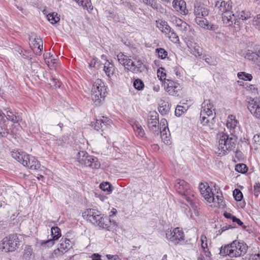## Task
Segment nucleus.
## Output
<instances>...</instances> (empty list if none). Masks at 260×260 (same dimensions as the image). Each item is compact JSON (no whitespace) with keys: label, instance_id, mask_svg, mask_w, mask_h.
<instances>
[{"label":"nucleus","instance_id":"62","mask_svg":"<svg viewBox=\"0 0 260 260\" xmlns=\"http://www.w3.org/2000/svg\"><path fill=\"white\" fill-rule=\"evenodd\" d=\"M204 60L206 62H207L209 64L213 65L214 64V61L210 57L206 56L205 58H204Z\"/></svg>","mask_w":260,"mask_h":260},{"label":"nucleus","instance_id":"58","mask_svg":"<svg viewBox=\"0 0 260 260\" xmlns=\"http://www.w3.org/2000/svg\"><path fill=\"white\" fill-rule=\"evenodd\" d=\"M233 222H236L239 225L243 226V228L245 229L246 226L243 225V223L240 219L237 218L236 216L233 220Z\"/></svg>","mask_w":260,"mask_h":260},{"label":"nucleus","instance_id":"41","mask_svg":"<svg viewBox=\"0 0 260 260\" xmlns=\"http://www.w3.org/2000/svg\"><path fill=\"white\" fill-rule=\"evenodd\" d=\"M143 3L146 5L151 7L153 9L158 10V4L154 0H142Z\"/></svg>","mask_w":260,"mask_h":260},{"label":"nucleus","instance_id":"11","mask_svg":"<svg viewBox=\"0 0 260 260\" xmlns=\"http://www.w3.org/2000/svg\"><path fill=\"white\" fill-rule=\"evenodd\" d=\"M52 238L47 240L40 241V245L42 247H50L54 244L55 241L58 240L61 237V231L59 228L52 227L51 229Z\"/></svg>","mask_w":260,"mask_h":260},{"label":"nucleus","instance_id":"55","mask_svg":"<svg viewBox=\"0 0 260 260\" xmlns=\"http://www.w3.org/2000/svg\"><path fill=\"white\" fill-rule=\"evenodd\" d=\"M233 227L231 225H225L223 226L221 228L220 230H219L218 231V233L217 234V236L221 235L223 232L225 231L226 230L232 229Z\"/></svg>","mask_w":260,"mask_h":260},{"label":"nucleus","instance_id":"34","mask_svg":"<svg viewBox=\"0 0 260 260\" xmlns=\"http://www.w3.org/2000/svg\"><path fill=\"white\" fill-rule=\"evenodd\" d=\"M47 19L51 24H55L60 20V17L57 13H49L47 15Z\"/></svg>","mask_w":260,"mask_h":260},{"label":"nucleus","instance_id":"18","mask_svg":"<svg viewBox=\"0 0 260 260\" xmlns=\"http://www.w3.org/2000/svg\"><path fill=\"white\" fill-rule=\"evenodd\" d=\"M248 109L253 116L260 119V101L258 99H253L249 101Z\"/></svg>","mask_w":260,"mask_h":260},{"label":"nucleus","instance_id":"22","mask_svg":"<svg viewBox=\"0 0 260 260\" xmlns=\"http://www.w3.org/2000/svg\"><path fill=\"white\" fill-rule=\"evenodd\" d=\"M194 14L196 18L205 17L209 14V10L203 5L196 4L194 5Z\"/></svg>","mask_w":260,"mask_h":260},{"label":"nucleus","instance_id":"37","mask_svg":"<svg viewBox=\"0 0 260 260\" xmlns=\"http://www.w3.org/2000/svg\"><path fill=\"white\" fill-rule=\"evenodd\" d=\"M210 116H207V115H205V118H206V120H205V121L207 120V119L209 120V122H207V123H205L204 124V122H202V118H201V117L200 116V120H201V123L203 124V125L204 126H207L208 127H209V128L210 129H213V124H214V117H212V118H210Z\"/></svg>","mask_w":260,"mask_h":260},{"label":"nucleus","instance_id":"3","mask_svg":"<svg viewBox=\"0 0 260 260\" xmlns=\"http://www.w3.org/2000/svg\"><path fill=\"white\" fill-rule=\"evenodd\" d=\"M247 249L248 246L245 243L235 240L231 244L221 246L220 254L223 256L228 255L231 257H238L244 255Z\"/></svg>","mask_w":260,"mask_h":260},{"label":"nucleus","instance_id":"50","mask_svg":"<svg viewBox=\"0 0 260 260\" xmlns=\"http://www.w3.org/2000/svg\"><path fill=\"white\" fill-rule=\"evenodd\" d=\"M119 5L122 6L125 8H127L132 10L133 6L131 3L127 2L126 0H118Z\"/></svg>","mask_w":260,"mask_h":260},{"label":"nucleus","instance_id":"7","mask_svg":"<svg viewBox=\"0 0 260 260\" xmlns=\"http://www.w3.org/2000/svg\"><path fill=\"white\" fill-rule=\"evenodd\" d=\"M107 93L106 87L101 79H96L91 89V98L96 106H100L104 101Z\"/></svg>","mask_w":260,"mask_h":260},{"label":"nucleus","instance_id":"48","mask_svg":"<svg viewBox=\"0 0 260 260\" xmlns=\"http://www.w3.org/2000/svg\"><path fill=\"white\" fill-rule=\"evenodd\" d=\"M233 196L237 201H240L243 198L242 193L238 189H235L233 191Z\"/></svg>","mask_w":260,"mask_h":260},{"label":"nucleus","instance_id":"26","mask_svg":"<svg viewBox=\"0 0 260 260\" xmlns=\"http://www.w3.org/2000/svg\"><path fill=\"white\" fill-rule=\"evenodd\" d=\"M104 71H105L106 75L109 78H111L113 76L115 72L114 64L109 62L108 60H106V62L104 63Z\"/></svg>","mask_w":260,"mask_h":260},{"label":"nucleus","instance_id":"53","mask_svg":"<svg viewBox=\"0 0 260 260\" xmlns=\"http://www.w3.org/2000/svg\"><path fill=\"white\" fill-rule=\"evenodd\" d=\"M53 55L51 54L50 53H46L44 54V58L46 63L49 66L50 65V61L49 59L52 57Z\"/></svg>","mask_w":260,"mask_h":260},{"label":"nucleus","instance_id":"8","mask_svg":"<svg viewBox=\"0 0 260 260\" xmlns=\"http://www.w3.org/2000/svg\"><path fill=\"white\" fill-rule=\"evenodd\" d=\"M78 162L84 167H88L92 169H99L101 164L98 159L93 156L89 155L87 152L80 151L77 155Z\"/></svg>","mask_w":260,"mask_h":260},{"label":"nucleus","instance_id":"16","mask_svg":"<svg viewBox=\"0 0 260 260\" xmlns=\"http://www.w3.org/2000/svg\"><path fill=\"white\" fill-rule=\"evenodd\" d=\"M199 189L201 194L207 202L211 203V202L215 201V195L212 192V189L207 183L205 184L201 183L199 185Z\"/></svg>","mask_w":260,"mask_h":260},{"label":"nucleus","instance_id":"29","mask_svg":"<svg viewBox=\"0 0 260 260\" xmlns=\"http://www.w3.org/2000/svg\"><path fill=\"white\" fill-rule=\"evenodd\" d=\"M188 47L193 55L199 56L201 55V48L196 43L190 44V46L188 45Z\"/></svg>","mask_w":260,"mask_h":260},{"label":"nucleus","instance_id":"12","mask_svg":"<svg viewBox=\"0 0 260 260\" xmlns=\"http://www.w3.org/2000/svg\"><path fill=\"white\" fill-rule=\"evenodd\" d=\"M214 106L211 102L210 100H204L202 104V108L201 111V117L202 118V122L205 123L209 122V120L207 119L206 121L205 115L212 116L213 111H214Z\"/></svg>","mask_w":260,"mask_h":260},{"label":"nucleus","instance_id":"64","mask_svg":"<svg viewBox=\"0 0 260 260\" xmlns=\"http://www.w3.org/2000/svg\"><path fill=\"white\" fill-rule=\"evenodd\" d=\"M184 21H183L181 19L179 18H176L175 19V23L176 25L178 26V27H180L181 26V24L183 23Z\"/></svg>","mask_w":260,"mask_h":260},{"label":"nucleus","instance_id":"14","mask_svg":"<svg viewBox=\"0 0 260 260\" xmlns=\"http://www.w3.org/2000/svg\"><path fill=\"white\" fill-rule=\"evenodd\" d=\"M112 124V120L109 118L105 116H102V118L96 119L95 122H91V126L94 128L99 131L101 130L103 132L110 128Z\"/></svg>","mask_w":260,"mask_h":260},{"label":"nucleus","instance_id":"38","mask_svg":"<svg viewBox=\"0 0 260 260\" xmlns=\"http://www.w3.org/2000/svg\"><path fill=\"white\" fill-rule=\"evenodd\" d=\"M133 86L138 90H142L144 87L143 82L140 79H135L133 82Z\"/></svg>","mask_w":260,"mask_h":260},{"label":"nucleus","instance_id":"15","mask_svg":"<svg viewBox=\"0 0 260 260\" xmlns=\"http://www.w3.org/2000/svg\"><path fill=\"white\" fill-rule=\"evenodd\" d=\"M166 91L172 95L178 94V92L181 89V86L178 83L172 80L167 79L164 83Z\"/></svg>","mask_w":260,"mask_h":260},{"label":"nucleus","instance_id":"47","mask_svg":"<svg viewBox=\"0 0 260 260\" xmlns=\"http://www.w3.org/2000/svg\"><path fill=\"white\" fill-rule=\"evenodd\" d=\"M252 24L255 29L260 30V14L253 18Z\"/></svg>","mask_w":260,"mask_h":260},{"label":"nucleus","instance_id":"2","mask_svg":"<svg viewBox=\"0 0 260 260\" xmlns=\"http://www.w3.org/2000/svg\"><path fill=\"white\" fill-rule=\"evenodd\" d=\"M218 145L216 153L219 155H225L228 151L233 150L237 142V137L233 134L231 136L225 133H220L218 135Z\"/></svg>","mask_w":260,"mask_h":260},{"label":"nucleus","instance_id":"39","mask_svg":"<svg viewBox=\"0 0 260 260\" xmlns=\"http://www.w3.org/2000/svg\"><path fill=\"white\" fill-rule=\"evenodd\" d=\"M155 52L157 53L158 58L164 59L168 55V52L164 48H158L155 49Z\"/></svg>","mask_w":260,"mask_h":260},{"label":"nucleus","instance_id":"1","mask_svg":"<svg viewBox=\"0 0 260 260\" xmlns=\"http://www.w3.org/2000/svg\"><path fill=\"white\" fill-rule=\"evenodd\" d=\"M174 187L177 192L180 194L181 199L185 200L193 209L197 208L198 200L188 183L184 180L178 179L176 180Z\"/></svg>","mask_w":260,"mask_h":260},{"label":"nucleus","instance_id":"49","mask_svg":"<svg viewBox=\"0 0 260 260\" xmlns=\"http://www.w3.org/2000/svg\"><path fill=\"white\" fill-rule=\"evenodd\" d=\"M222 194L220 193V194H217L216 196H215V201L211 202V203H214L215 204H217L218 206L221 207L223 206V200H222ZM214 206H216V204H215Z\"/></svg>","mask_w":260,"mask_h":260},{"label":"nucleus","instance_id":"43","mask_svg":"<svg viewBox=\"0 0 260 260\" xmlns=\"http://www.w3.org/2000/svg\"><path fill=\"white\" fill-rule=\"evenodd\" d=\"M235 170L241 173H245L247 172L248 168L244 164H239L235 166Z\"/></svg>","mask_w":260,"mask_h":260},{"label":"nucleus","instance_id":"9","mask_svg":"<svg viewBox=\"0 0 260 260\" xmlns=\"http://www.w3.org/2000/svg\"><path fill=\"white\" fill-rule=\"evenodd\" d=\"M19 239L15 234L5 237L0 242V249L6 252L14 251L18 247Z\"/></svg>","mask_w":260,"mask_h":260},{"label":"nucleus","instance_id":"35","mask_svg":"<svg viewBox=\"0 0 260 260\" xmlns=\"http://www.w3.org/2000/svg\"><path fill=\"white\" fill-rule=\"evenodd\" d=\"M197 24L200 27L206 29L208 23V20L205 17H198L195 18Z\"/></svg>","mask_w":260,"mask_h":260},{"label":"nucleus","instance_id":"6","mask_svg":"<svg viewBox=\"0 0 260 260\" xmlns=\"http://www.w3.org/2000/svg\"><path fill=\"white\" fill-rule=\"evenodd\" d=\"M12 156L23 166L32 170H38L40 168L41 164L37 159L24 152H12Z\"/></svg>","mask_w":260,"mask_h":260},{"label":"nucleus","instance_id":"51","mask_svg":"<svg viewBox=\"0 0 260 260\" xmlns=\"http://www.w3.org/2000/svg\"><path fill=\"white\" fill-rule=\"evenodd\" d=\"M66 252L62 250V249H60V247H58L57 249H55L52 253V255L53 256H55L56 257L62 256Z\"/></svg>","mask_w":260,"mask_h":260},{"label":"nucleus","instance_id":"19","mask_svg":"<svg viewBox=\"0 0 260 260\" xmlns=\"http://www.w3.org/2000/svg\"><path fill=\"white\" fill-rule=\"evenodd\" d=\"M222 19L223 23L226 26H232L234 23L235 24L240 25V22L236 19L235 12L232 11L222 13Z\"/></svg>","mask_w":260,"mask_h":260},{"label":"nucleus","instance_id":"63","mask_svg":"<svg viewBox=\"0 0 260 260\" xmlns=\"http://www.w3.org/2000/svg\"><path fill=\"white\" fill-rule=\"evenodd\" d=\"M224 216L225 217H226V218H228V219H231L232 220V221L233 220V219H234V218L235 217V216L233 215L232 214H231V213H228V212H225L224 213Z\"/></svg>","mask_w":260,"mask_h":260},{"label":"nucleus","instance_id":"21","mask_svg":"<svg viewBox=\"0 0 260 260\" xmlns=\"http://www.w3.org/2000/svg\"><path fill=\"white\" fill-rule=\"evenodd\" d=\"M156 26L159 30L165 35H167L170 32L172 28L168 24V22L162 19H158L155 21Z\"/></svg>","mask_w":260,"mask_h":260},{"label":"nucleus","instance_id":"28","mask_svg":"<svg viewBox=\"0 0 260 260\" xmlns=\"http://www.w3.org/2000/svg\"><path fill=\"white\" fill-rule=\"evenodd\" d=\"M6 119L14 123H18L21 120V117L19 115L14 114L12 111H7Z\"/></svg>","mask_w":260,"mask_h":260},{"label":"nucleus","instance_id":"54","mask_svg":"<svg viewBox=\"0 0 260 260\" xmlns=\"http://www.w3.org/2000/svg\"><path fill=\"white\" fill-rule=\"evenodd\" d=\"M6 119V115L0 110V124H5Z\"/></svg>","mask_w":260,"mask_h":260},{"label":"nucleus","instance_id":"52","mask_svg":"<svg viewBox=\"0 0 260 260\" xmlns=\"http://www.w3.org/2000/svg\"><path fill=\"white\" fill-rule=\"evenodd\" d=\"M158 111L162 115L167 114L169 111V108L168 106H166V104H165V106H160L158 108Z\"/></svg>","mask_w":260,"mask_h":260},{"label":"nucleus","instance_id":"59","mask_svg":"<svg viewBox=\"0 0 260 260\" xmlns=\"http://www.w3.org/2000/svg\"><path fill=\"white\" fill-rule=\"evenodd\" d=\"M108 260H120L119 258L117 255H107Z\"/></svg>","mask_w":260,"mask_h":260},{"label":"nucleus","instance_id":"45","mask_svg":"<svg viewBox=\"0 0 260 260\" xmlns=\"http://www.w3.org/2000/svg\"><path fill=\"white\" fill-rule=\"evenodd\" d=\"M100 188L105 191L110 193L112 191L111 185L109 182L102 183L100 185Z\"/></svg>","mask_w":260,"mask_h":260},{"label":"nucleus","instance_id":"24","mask_svg":"<svg viewBox=\"0 0 260 260\" xmlns=\"http://www.w3.org/2000/svg\"><path fill=\"white\" fill-rule=\"evenodd\" d=\"M238 122L236 119V116L233 115H229L226 121V127L229 129L231 134L234 132V129L237 126Z\"/></svg>","mask_w":260,"mask_h":260},{"label":"nucleus","instance_id":"23","mask_svg":"<svg viewBox=\"0 0 260 260\" xmlns=\"http://www.w3.org/2000/svg\"><path fill=\"white\" fill-rule=\"evenodd\" d=\"M73 242L67 238H62L60 240L59 247L60 249L64 251L66 253L72 248Z\"/></svg>","mask_w":260,"mask_h":260},{"label":"nucleus","instance_id":"10","mask_svg":"<svg viewBox=\"0 0 260 260\" xmlns=\"http://www.w3.org/2000/svg\"><path fill=\"white\" fill-rule=\"evenodd\" d=\"M166 238L175 245L184 240V233L180 228H174L173 230H168L166 233Z\"/></svg>","mask_w":260,"mask_h":260},{"label":"nucleus","instance_id":"31","mask_svg":"<svg viewBox=\"0 0 260 260\" xmlns=\"http://www.w3.org/2000/svg\"><path fill=\"white\" fill-rule=\"evenodd\" d=\"M201 242L202 248L204 250L206 256H208V254H210V253L208 251L207 237L205 235H201Z\"/></svg>","mask_w":260,"mask_h":260},{"label":"nucleus","instance_id":"33","mask_svg":"<svg viewBox=\"0 0 260 260\" xmlns=\"http://www.w3.org/2000/svg\"><path fill=\"white\" fill-rule=\"evenodd\" d=\"M166 37L169 38L170 40L174 43H177L179 41L178 35L172 28L171 29L170 32L166 35Z\"/></svg>","mask_w":260,"mask_h":260},{"label":"nucleus","instance_id":"61","mask_svg":"<svg viewBox=\"0 0 260 260\" xmlns=\"http://www.w3.org/2000/svg\"><path fill=\"white\" fill-rule=\"evenodd\" d=\"M206 29L211 30H215L216 29H217V26L216 25H214V24L209 25L208 23Z\"/></svg>","mask_w":260,"mask_h":260},{"label":"nucleus","instance_id":"4","mask_svg":"<svg viewBox=\"0 0 260 260\" xmlns=\"http://www.w3.org/2000/svg\"><path fill=\"white\" fill-rule=\"evenodd\" d=\"M117 57L120 64L134 73H142L144 70L145 65L140 59L135 57L132 59L121 52L117 54Z\"/></svg>","mask_w":260,"mask_h":260},{"label":"nucleus","instance_id":"20","mask_svg":"<svg viewBox=\"0 0 260 260\" xmlns=\"http://www.w3.org/2000/svg\"><path fill=\"white\" fill-rule=\"evenodd\" d=\"M172 6L175 11L180 14L186 15L188 13L186 3L183 0H174Z\"/></svg>","mask_w":260,"mask_h":260},{"label":"nucleus","instance_id":"60","mask_svg":"<svg viewBox=\"0 0 260 260\" xmlns=\"http://www.w3.org/2000/svg\"><path fill=\"white\" fill-rule=\"evenodd\" d=\"M189 27V25L185 22H184L180 26V29L182 31H186Z\"/></svg>","mask_w":260,"mask_h":260},{"label":"nucleus","instance_id":"30","mask_svg":"<svg viewBox=\"0 0 260 260\" xmlns=\"http://www.w3.org/2000/svg\"><path fill=\"white\" fill-rule=\"evenodd\" d=\"M168 129L169 130L168 127H164L162 131H160V136L162 140V141L166 144V145H170L171 144V141L170 139V135L169 136L167 135L166 133V129Z\"/></svg>","mask_w":260,"mask_h":260},{"label":"nucleus","instance_id":"36","mask_svg":"<svg viewBox=\"0 0 260 260\" xmlns=\"http://www.w3.org/2000/svg\"><path fill=\"white\" fill-rule=\"evenodd\" d=\"M238 77L239 79L245 81H251L252 79V76L250 74L244 72H241L238 73Z\"/></svg>","mask_w":260,"mask_h":260},{"label":"nucleus","instance_id":"46","mask_svg":"<svg viewBox=\"0 0 260 260\" xmlns=\"http://www.w3.org/2000/svg\"><path fill=\"white\" fill-rule=\"evenodd\" d=\"M186 110L187 109L185 108V107L182 106L178 105L176 108L175 114L176 116L179 117L181 116L183 113H184V112H186Z\"/></svg>","mask_w":260,"mask_h":260},{"label":"nucleus","instance_id":"17","mask_svg":"<svg viewBox=\"0 0 260 260\" xmlns=\"http://www.w3.org/2000/svg\"><path fill=\"white\" fill-rule=\"evenodd\" d=\"M232 4L231 0H215V7L222 14L232 11Z\"/></svg>","mask_w":260,"mask_h":260},{"label":"nucleus","instance_id":"32","mask_svg":"<svg viewBox=\"0 0 260 260\" xmlns=\"http://www.w3.org/2000/svg\"><path fill=\"white\" fill-rule=\"evenodd\" d=\"M248 57L250 60L256 63H260V48L256 52L250 53Z\"/></svg>","mask_w":260,"mask_h":260},{"label":"nucleus","instance_id":"42","mask_svg":"<svg viewBox=\"0 0 260 260\" xmlns=\"http://www.w3.org/2000/svg\"><path fill=\"white\" fill-rule=\"evenodd\" d=\"M9 133V129L6 124H0V137H6Z\"/></svg>","mask_w":260,"mask_h":260},{"label":"nucleus","instance_id":"44","mask_svg":"<svg viewBox=\"0 0 260 260\" xmlns=\"http://www.w3.org/2000/svg\"><path fill=\"white\" fill-rule=\"evenodd\" d=\"M33 37V34H32V36L29 37V41L31 42V47L32 48V49H35L37 48V47L38 46V45L40 44V42H38L39 40H42L40 38L36 36L34 38Z\"/></svg>","mask_w":260,"mask_h":260},{"label":"nucleus","instance_id":"40","mask_svg":"<svg viewBox=\"0 0 260 260\" xmlns=\"http://www.w3.org/2000/svg\"><path fill=\"white\" fill-rule=\"evenodd\" d=\"M165 70L163 68H160L157 70V77L161 81H167L166 73L165 72Z\"/></svg>","mask_w":260,"mask_h":260},{"label":"nucleus","instance_id":"57","mask_svg":"<svg viewBox=\"0 0 260 260\" xmlns=\"http://www.w3.org/2000/svg\"><path fill=\"white\" fill-rule=\"evenodd\" d=\"M52 80L55 88H59L60 87L61 83L57 79L52 78Z\"/></svg>","mask_w":260,"mask_h":260},{"label":"nucleus","instance_id":"13","mask_svg":"<svg viewBox=\"0 0 260 260\" xmlns=\"http://www.w3.org/2000/svg\"><path fill=\"white\" fill-rule=\"evenodd\" d=\"M158 114L157 112L153 111L149 113L148 117V127L150 131L154 134L159 133Z\"/></svg>","mask_w":260,"mask_h":260},{"label":"nucleus","instance_id":"25","mask_svg":"<svg viewBox=\"0 0 260 260\" xmlns=\"http://www.w3.org/2000/svg\"><path fill=\"white\" fill-rule=\"evenodd\" d=\"M132 126L135 134L137 137L139 138L144 137L145 132L142 125L138 122H135Z\"/></svg>","mask_w":260,"mask_h":260},{"label":"nucleus","instance_id":"56","mask_svg":"<svg viewBox=\"0 0 260 260\" xmlns=\"http://www.w3.org/2000/svg\"><path fill=\"white\" fill-rule=\"evenodd\" d=\"M252 140L254 143L260 145V134L255 135Z\"/></svg>","mask_w":260,"mask_h":260},{"label":"nucleus","instance_id":"27","mask_svg":"<svg viewBox=\"0 0 260 260\" xmlns=\"http://www.w3.org/2000/svg\"><path fill=\"white\" fill-rule=\"evenodd\" d=\"M235 16L236 19L240 22V20H245L251 17V14L249 12L241 11H236L235 12Z\"/></svg>","mask_w":260,"mask_h":260},{"label":"nucleus","instance_id":"5","mask_svg":"<svg viewBox=\"0 0 260 260\" xmlns=\"http://www.w3.org/2000/svg\"><path fill=\"white\" fill-rule=\"evenodd\" d=\"M84 218L94 224L103 229H107L110 226V220L107 217H104L100 212L93 209H88L83 213Z\"/></svg>","mask_w":260,"mask_h":260}]
</instances>
